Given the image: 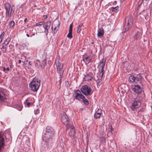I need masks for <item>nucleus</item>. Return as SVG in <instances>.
I'll use <instances>...</instances> for the list:
<instances>
[{"label": "nucleus", "instance_id": "obj_1", "mask_svg": "<svg viewBox=\"0 0 152 152\" xmlns=\"http://www.w3.org/2000/svg\"><path fill=\"white\" fill-rule=\"evenodd\" d=\"M61 121L62 123L66 125V130L69 128H70V132L69 133V135L71 136H74L75 134V130L73 126L69 125V119L67 115L65 113H63L62 116Z\"/></svg>", "mask_w": 152, "mask_h": 152}, {"label": "nucleus", "instance_id": "obj_2", "mask_svg": "<svg viewBox=\"0 0 152 152\" xmlns=\"http://www.w3.org/2000/svg\"><path fill=\"white\" fill-rule=\"evenodd\" d=\"M54 130L52 127L48 126L47 127L45 133L42 137L43 140L51 141L54 135Z\"/></svg>", "mask_w": 152, "mask_h": 152}, {"label": "nucleus", "instance_id": "obj_3", "mask_svg": "<svg viewBox=\"0 0 152 152\" xmlns=\"http://www.w3.org/2000/svg\"><path fill=\"white\" fill-rule=\"evenodd\" d=\"M4 7L6 10V18L7 21L9 20L13 14L15 10L14 7L8 3H6L4 5Z\"/></svg>", "mask_w": 152, "mask_h": 152}, {"label": "nucleus", "instance_id": "obj_4", "mask_svg": "<svg viewBox=\"0 0 152 152\" xmlns=\"http://www.w3.org/2000/svg\"><path fill=\"white\" fill-rule=\"evenodd\" d=\"M40 80L35 78L29 84L31 89L34 91H37L40 86Z\"/></svg>", "mask_w": 152, "mask_h": 152}, {"label": "nucleus", "instance_id": "obj_5", "mask_svg": "<svg viewBox=\"0 0 152 152\" xmlns=\"http://www.w3.org/2000/svg\"><path fill=\"white\" fill-rule=\"evenodd\" d=\"M80 90L86 96L91 95L93 93L91 87L86 85L83 86Z\"/></svg>", "mask_w": 152, "mask_h": 152}, {"label": "nucleus", "instance_id": "obj_6", "mask_svg": "<svg viewBox=\"0 0 152 152\" xmlns=\"http://www.w3.org/2000/svg\"><path fill=\"white\" fill-rule=\"evenodd\" d=\"M56 66L57 68V71L59 74V82L60 84L61 83V79L62 76L64 73V70H63V64L59 62L56 64Z\"/></svg>", "mask_w": 152, "mask_h": 152}, {"label": "nucleus", "instance_id": "obj_7", "mask_svg": "<svg viewBox=\"0 0 152 152\" xmlns=\"http://www.w3.org/2000/svg\"><path fill=\"white\" fill-rule=\"evenodd\" d=\"M132 90L137 94H140L142 92L141 86L138 84L132 85L131 86Z\"/></svg>", "mask_w": 152, "mask_h": 152}, {"label": "nucleus", "instance_id": "obj_8", "mask_svg": "<svg viewBox=\"0 0 152 152\" xmlns=\"http://www.w3.org/2000/svg\"><path fill=\"white\" fill-rule=\"evenodd\" d=\"M44 141L45 142L43 145H42V148L43 149V151H50L52 148V145L50 143L51 141Z\"/></svg>", "mask_w": 152, "mask_h": 152}, {"label": "nucleus", "instance_id": "obj_9", "mask_svg": "<svg viewBox=\"0 0 152 152\" xmlns=\"http://www.w3.org/2000/svg\"><path fill=\"white\" fill-rule=\"evenodd\" d=\"M141 75L140 74H138L137 76L134 77L132 75H131L129 77V82L136 83L140 80L141 79Z\"/></svg>", "mask_w": 152, "mask_h": 152}, {"label": "nucleus", "instance_id": "obj_10", "mask_svg": "<svg viewBox=\"0 0 152 152\" xmlns=\"http://www.w3.org/2000/svg\"><path fill=\"white\" fill-rule=\"evenodd\" d=\"M59 26V22H55L51 26V29L52 33L54 34H55L58 30Z\"/></svg>", "mask_w": 152, "mask_h": 152}, {"label": "nucleus", "instance_id": "obj_11", "mask_svg": "<svg viewBox=\"0 0 152 152\" xmlns=\"http://www.w3.org/2000/svg\"><path fill=\"white\" fill-rule=\"evenodd\" d=\"M51 24V21H48L46 22L43 25V27L45 29L44 32L46 35H47L48 33V29L50 28Z\"/></svg>", "mask_w": 152, "mask_h": 152}, {"label": "nucleus", "instance_id": "obj_12", "mask_svg": "<svg viewBox=\"0 0 152 152\" xmlns=\"http://www.w3.org/2000/svg\"><path fill=\"white\" fill-rule=\"evenodd\" d=\"M75 94L74 97L77 99H82L85 97V96L81 93V92L79 90H76L74 91Z\"/></svg>", "mask_w": 152, "mask_h": 152}, {"label": "nucleus", "instance_id": "obj_13", "mask_svg": "<svg viewBox=\"0 0 152 152\" xmlns=\"http://www.w3.org/2000/svg\"><path fill=\"white\" fill-rule=\"evenodd\" d=\"M132 104H141V100L140 97H137L134 99L131 102Z\"/></svg>", "mask_w": 152, "mask_h": 152}, {"label": "nucleus", "instance_id": "obj_14", "mask_svg": "<svg viewBox=\"0 0 152 152\" xmlns=\"http://www.w3.org/2000/svg\"><path fill=\"white\" fill-rule=\"evenodd\" d=\"M4 139L1 133L0 132V152L4 145Z\"/></svg>", "mask_w": 152, "mask_h": 152}, {"label": "nucleus", "instance_id": "obj_15", "mask_svg": "<svg viewBox=\"0 0 152 152\" xmlns=\"http://www.w3.org/2000/svg\"><path fill=\"white\" fill-rule=\"evenodd\" d=\"M6 99L5 94L2 91L0 90V102H5Z\"/></svg>", "mask_w": 152, "mask_h": 152}, {"label": "nucleus", "instance_id": "obj_16", "mask_svg": "<svg viewBox=\"0 0 152 152\" xmlns=\"http://www.w3.org/2000/svg\"><path fill=\"white\" fill-rule=\"evenodd\" d=\"M102 110L101 109H98L95 112L94 115V118L96 119L99 118H100L102 114Z\"/></svg>", "mask_w": 152, "mask_h": 152}, {"label": "nucleus", "instance_id": "obj_17", "mask_svg": "<svg viewBox=\"0 0 152 152\" xmlns=\"http://www.w3.org/2000/svg\"><path fill=\"white\" fill-rule=\"evenodd\" d=\"M104 34V30L103 28H99L97 33L98 37H99L101 38L103 37Z\"/></svg>", "mask_w": 152, "mask_h": 152}, {"label": "nucleus", "instance_id": "obj_18", "mask_svg": "<svg viewBox=\"0 0 152 152\" xmlns=\"http://www.w3.org/2000/svg\"><path fill=\"white\" fill-rule=\"evenodd\" d=\"M141 34V33L139 31H137L133 37L134 39L136 40L140 38Z\"/></svg>", "mask_w": 152, "mask_h": 152}, {"label": "nucleus", "instance_id": "obj_19", "mask_svg": "<svg viewBox=\"0 0 152 152\" xmlns=\"http://www.w3.org/2000/svg\"><path fill=\"white\" fill-rule=\"evenodd\" d=\"M35 66L36 67L39 68H41L42 67V66L40 64V62L38 60H36L35 62Z\"/></svg>", "mask_w": 152, "mask_h": 152}, {"label": "nucleus", "instance_id": "obj_20", "mask_svg": "<svg viewBox=\"0 0 152 152\" xmlns=\"http://www.w3.org/2000/svg\"><path fill=\"white\" fill-rule=\"evenodd\" d=\"M92 77L91 76V75L89 74L88 75H86L85 76L84 79L86 81H89L91 80V78H92Z\"/></svg>", "mask_w": 152, "mask_h": 152}, {"label": "nucleus", "instance_id": "obj_21", "mask_svg": "<svg viewBox=\"0 0 152 152\" xmlns=\"http://www.w3.org/2000/svg\"><path fill=\"white\" fill-rule=\"evenodd\" d=\"M82 27H83V23H81L80 24L77 28V32L78 33H80Z\"/></svg>", "mask_w": 152, "mask_h": 152}, {"label": "nucleus", "instance_id": "obj_22", "mask_svg": "<svg viewBox=\"0 0 152 152\" xmlns=\"http://www.w3.org/2000/svg\"><path fill=\"white\" fill-rule=\"evenodd\" d=\"M9 25L10 28H13L15 26V22L14 21L12 20L9 23Z\"/></svg>", "mask_w": 152, "mask_h": 152}, {"label": "nucleus", "instance_id": "obj_23", "mask_svg": "<svg viewBox=\"0 0 152 152\" xmlns=\"http://www.w3.org/2000/svg\"><path fill=\"white\" fill-rule=\"evenodd\" d=\"M14 107L15 108L19 111H21L22 109V105H13Z\"/></svg>", "mask_w": 152, "mask_h": 152}, {"label": "nucleus", "instance_id": "obj_24", "mask_svg": "<svg viewBox=\"0 0 152 152\" xmlns=\"http://www.w3.org/2000/svg\"><path fill=\"white\" fill-rule=\"evenodd\" d=\"M85 59L86 60L85 63L86 64H88L91 62V59L89 58L88 56L85 57Z\"/></svg>", "mask_w": 152, "mask_h": 152}, {"label": "nucleus", "instance_id": "obj_25", "mask_svg": "<svg viewBox=\"0 0 152 152\" xmlns=\"http://www.w3.org/2000/svg\"><path fill=\"white\" fill-rule=\"evenodd\" d=\"M82 99H83V102L85 104H88V100L85 98V97Z\"/></svg>", "mask_w": 152, "mask_h": 152}, {"label": "nucleus", "instance_id": "obj_26", "mask_svg": "<svg viewBox=\"0 0 152 152\" xmlns=\"http://www.w3.org/2000/svg\"><path fill=\"white\" fill-rule=\"evenodd\" d=\"M132 23L131 21H129V20H128V23H127V28L126 29V30H128L129 29V28L131 26V24Z\"/></svg>", "mask_w": 152, "mask_h": 152}, {"label": "nucleus", "instance_id": "obj_27", "mask_svg": "<svg viewBox=\"0 0 152 152\" xmlns=\"http://www.w3.org/2000/svg\"><path fill=\"white\" fill-rule=\"evenodd\" d=\"M67 37L69 39H71L72 38V32H69L67 36Z\"/></svg>", "mask_w": 152, "mask_h": 152}, {"label": "nucleus", "instance_id": "obj_28", "mask_svg": "<svg viewBox=\"0 0 152 152\" xmlns=\"http://www.w3.org/2000/svg\"><path fill=\"white\" fill-rule=\"evenodd\" d=\"M44 22H38L36 23V26H40L42 24H43L44 23Z\"/></svg>", "mask_w": 152, "mask_h": 152}, {"label": "nucleus", "instance_id": "obj_29", "mask_svg": "<svg viewBox=\"0 0 152 152\" xmlns=\"http://www.w3.org/2000/svg\"><path fill=\"white\" fill-rule=\"evenodd\" d=\"M113 8V10L116 12H117V11L118 10V9L119 7H112Z\"/></svg>", "mask_w": 152, "mask_h": 152}, {"label": "nucleus", "instance_id": "obj_30", "mask_svg": "<svg viewBox=\"0 0 152 152\" xmlns=\"http://www.w3.org/2000/svg\"><path fill=\"white\" fill-rule=\"evenodd\" d=\"M34 112H35V114H37L39 112V109H37L36 110H34Z\"/></svg>", "mask_w": 152, "mask_h": 152}, {"label": "nucleus", "instance_id": "obj_31", "mask_svg": "<svg viewBox=\"0 0 152 152\" xmlns=\"http://www.w3.org/2000/svg\"><path fill=\"white\" fill-rule=\"evenodd\" d=\"M130 108L132 110H134L135 109V106H133V105L131 106Z\"/></svg>", "mask_w": 152, "mask_h": 152}, {"label": "nucleus", "instance_id": "obj_32", "mask_svg": "<svg viewBox=\"0 0 152 152\" xmlns=\"http://www.w3.org/2000/svg\"><path fill=\"white\" fill-rule=\"evenodd\" d=\"M100 63L102 64H105V61H104V59H102L100 62Z\"/></svg>", "mask_w": 152, "mask_h": 152}, {"label": "nucleus", "instance_id": "obj_33", "mask_svg": "<svg viewBox=\"0 0 152 152\" xmlns=\"http://www.w3.org/2000/svg\"><path fill=\"white\" fill-rule=\"evenodd\" d=\"M9 42V41H8L7 40H6L4 42V43L6 45H7L8 44Z\"/></svg>", "mask_w": 152, "mask_h": 152}, {"label": "nucleus", "instance_id": "obj_34", "mask_svg": "<svg viewBox=\"0 0 152 152\" xmlns=\"http://www.w3.org/2000/svg\"><path fill=\"white\" fill-rule=\"evenodd\" d=\"M7 50V48L6 47H4V48H3V52L4 53H5L6 52Z\"/></svg>", "mask_w": 152, "mask_h": 152}, {"label": "nucleus", "instance_id": "obj_35", "mask_svg": "<svg viewBox=\"0 0 152 152\" xmlns=\"http://www.w3.org/2000/svg\"><path fill=\"white\" fill-rule=\"evenodd\" d=\"M7 50V48L6 47H4V48H3V52L4 53H5L6 52Z\"/></svg>", "mask_w": 152, "mask_h": 152}, {"label": "nucleus", "instance_id": "obj_36", "mask_svg": "<svg viewBox=\"0 0 152 152\" xmlns=\"http://www.w3.org/2000/svg\"><path fill=\"white\" fill-rule=\"evenodd\" d=\"M7 50V48L6 47H4V48H3V52L4 53H5L6 52Z\"/></svg>", "mask_w": 152, "mask_h": 152}, {"label": "nucleus", "instance_id": "obj_37", "mask_svg": "<svg viewBox=\"0 0 152 152\" xmlns=\"http://www.w3.org/2000/svg\"><path fill=\"white\" fill-rule=\"evenodd\" d=\"M2 37H3L2 36V35H1L0 36V43H1V42L2 41Z\"/></svg>", "mask_w": 152, "mask_h": 152}, {"label": "nucleus", "instance_id": "obj_38", "mask_svg": "<svg viewBox=\"0 0 152 152\" xmlns=\"http://www.w3.org/2000/svg\"><path fill=\"white\" fill-rule=\"evenodd\" d=\"M3 71L5 73H7V71H6V68L4 67L3 68Z\"/></svg>", "mask_w": 152, "mask_h": 152}, {"label": "nucleus", "instance_id": "obj_39", "mask_svg": "<svg viewBox=\"0 0 152 152\" xmlns=\"http://www.w3.org/2000/svg\"><path fill=\"white\" fill-rule=\"evenodd\" d=\"M72 28L69 27V32H72Z\"/></svg>", "mask_w": 152, "mask_h": 152}, {"label": "nucleus", "instance_id": "obj_40", "mask_svg": "<svg viewBox=\"0 0 152 152\" xmlns=\"http://www.w3.org/2000/svg\"><path fill=\"white\" fill-rule=\"evenodd\" d=\"M105 64H102L101 65V69H104Z\"/></svg>", "mask_w": 152, "mask_h": 152}, {"label": "nucleus", "instance_id": "obj_41", "mask_svg": "<svg viewBox=\"0 0 152 152\" xmlns=\"http://www.w3.org/2000/svg\"><path fill=\"white\" fill-rule=\"evenodd\" d=\"M133 106H135V108L137 109L139 107V105H133Z\"/></svg>", "mask_w": 152, "mask_h": 152}, {"label": "nucleus", "instance_id": "obj_42", "mask_svg": "<svg viewBox=\"0 0 152 152\" xmlns=\"http://www.w3.org/2000/svg\"><path fill=\"white\" fill-rule=\"evenodd\" d=\"M104 74V73L100 72V75H101V77L102 78L103 77Z\"/></svg>", "mask_w": 152, "mask_h": 152}, {"label": "nucleus", "instance_id": "obj_43", "mask_svg": "<svg viewBox=\"0 0 152 152\" xmlns=\"http://www.w3.org/2000/svg\"><path fill=\"white\" fill-rule=\"evenodd\" d=\"M43 18L44 19H46L47 18V15H44L43 16Z\"/></svg>", "mask_w": 152, "mask_h": 152}, {"label": "nucleus", "instance_id": "obj_44", "mask_svg": "<svg viewBox=\"0 0 152 152\" xmlns=\"http://www.w3.org/2000/svg\"><path fill=\"white\" fill-rule=\"evenodd\" d=\"M101 73H104V69H101Z\"/></svg>", "mask_w": 152, "mask_h": 152}, {"label": "nucleus", "instance_id": "obj_45", "mask_svg": "<svg viewBox=\"0 0 152 152\" xmlns=\"http://www.w3.org/2000/svg\"><path fill=\"white\" fill-rule=\"evenodd\" d=\"M73 27V23H72L69 26V27L72 28Z\"/></svg>", "mask_w": 152, "mask_h": 152}, {"label": "nucleus", "instance_id": "obj_46", "mask_svg": "<svg viewBox=\"0 0 152 152\" xmlns=\"http://www.w3.org/2000/svg\"><path fill=\"white\" fill-rule=\"evenodd\" d=\"M29 138H27L26 141V142H27L28 143H29Z\"/></svg>", "mask_w": 152, "mask_h": 152}, {"label": "nucleus", "instance_id": "obj_47", "mask_svg": "<svg viewBox=\"0 0 152 152\" xmlns=\"http://www.w3.org/2000/svg\"><path fill=\"white\" fill-rule=\"evenodd\" d=\"M6 69L7 71H9L10 70V69L9 67H7L6 68Z\"/></svg>", "mask_w": 152, "mask_h": 152}, {"label": "nucleus", "instance_id": "obj_48", "mask_svg": "<svg viewBox=\"0 0 152 152\" xmlns=\"http://www.w3.org/2000/svg\"><path fill=\"white\" fill-rule=\"evenodd\" d=\"M27 20V18H26L24 20V23H26V22Z\"/></svg>", "mask_w": 152, "mask_h": 152}, {"label": "nucleus", "instance_id": "obj_49", "mask_svg": "<svg viewBox=\"0 0 152 152\" xmlns=\"http://www.w3.org/2000/svg\"><path fill=\"white\" fill-rule=\"evenodd\" d=\"M18 62L20 64L21 62V61L20 60H18Z\"/></svg>", "mask_w": 152, "mask_h": 152}, {"label": "nucleus", "instance_id": "obj_50", "mask_svg": "<svg viewBox=\"0 0 152 152\" xmlns=\"http://www.w3.org/2000/svg\"><path fill=\"white\" fill-rule=\"evenodd\" d=\"M26 36L28 37H29V34H26Z\"/></svg>", "mask_w": 152, "mask_h": 152}, {"label": "nucleus", "instance_id": "obj_51", "mask_svg": "<svg viewBox=\"0 0 152 152\" xmlns=\"http://www.w3.org/2000/svg\"><path fill=\"white\" fill-rule=\"evenodd\" d=\"M99 80H98L97 81V83H99Z\"/></svg>", "mask_w": 152, "mask_h": 152}, {"label": "nucleus", "instance_id": "obj_52", "mask_svg": "<svg viewBox=\"0 0 152 152\" xmlns=\"http://www.w3.org/2000/svg\"><path fill=\"white\" fill-rule=\"evenodd\" d=\"M26 104L27 105H28V104H30V103L29 102H28Z\"/></svg>", "mask_w": 152, "mask_h": 152}, {"label": "nucleus", "instance_id": "obj_53", "mask_svg": "<svg viewBox=\"0 0 152 152\" xmlns=\"http://www.w3.org/2000/svg\"><path fill=\"white\" fill-rule=\"evenodd\" d=\"M4 48V46H2V47L1 48V49L2 48L3 49Z\"/></svg>", "mask_w": 152, "mask_h": 152}, {"label": "nucleus", "instance_id": "obj_54", "mask_svg": "<svg viewBox=\"0 0 152 152\" xmlns=\"http://www.w3.org/2000/svg\"><path fill=\"white\" fill-rule=\"evenodd\" d=\"M28 105V107H29V105Z\"/></svg>", "mask_w": 152, "mask_h": 152}, {"label": "nucleus", "instance_id": "obj_55", "mask_svg": "<svg viewBox=\"0 0 152 152\" xmlns=\"http://www.w3.org/2000/svg\"><path fill=\"white\" fill-rule=\"evenodd\" d=\"M151 109H152V106H151Z\"/></svg>", "mask_w": 152, "mask_h": 152}, {"label": "nucleus", "instance_id": "obj_56", "mask_svg": "<svg viewBox=\"0 0 152 152\" xmlns=\"http://www.w3.org/2000/svg\"><path fill=\"white\" fill-rule=\"evenodd\" d=\"M83 60L84 61H85V59H83Z\"/></svg>", "mask_w": 152, "mask_h": 152}, {"label": "nucleus", "instance_id": "obj_57", "mask_svg": "<svg viewBox=\"0 0 152 152\" xmlns=\"http://www.w3.org/2000/svg\"><path fill=\"white\" fill-rule=\"evenodd\" d=\"M144 0H142V1H144Z\"/></svg>", "mask_w": 152, "mask_h": 152}, {"label": "nucleus", "instance_id": "obj_58", "mask_svg": "<svg viewBox=\"0 0 152 152\" xmlns=\"http://www.w3.org/2000/svg\"><path fill=\"white\" fill-rule=\"evenodd\" d=\"M34 34H33V35L34 36Z\"/></svg>", "mask_w": 152, "mask_h": 152}]
</instances>
